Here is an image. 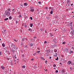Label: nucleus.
Wrapping results in <instances>:
<instances>
[{"label":"nucleus","instance_id":"f257e3e1","mask_svg":"<svg viewBox=\"0 0 74 74\" xmlns=\"http://www.w3.org/2000/svg\"><path fill=\"white\" fill-rule=\"evenodd\" d=\"M5 13L8 16H9L10 15V12L7 11H5Z\"/></svg>","mask_w":74,"mask_h":74},{"label":"nucleus","instance_id":"f03ea898","mask_svg":"<svg viewBox=\"0 0 74 74\" xmlns=\"http://www.w3.org/2000/svg\"><path fill=\"white\" fill-rule=\"evenodd\" d=\"M12 47L13 48H14V49L15 50H16L17 49H18V47H16V46L15 45H12Z\"/></svg>","mask_w":74,"mask_h":74},{"label":"nucleus","instance_id":"7ed1b4c3","mask_svg":"<svg viewBox=\"0 0 74 74\" xmlns=\"http://www.w3.org/2000/svg\"><path fill=\"white\" fill-rule=\"evenodd\" d=\"M64 52H66V53H67V52H69V49L67 48H65L64 49Z\"/></svg>","mask_w":74,"mask_h":74},{"label":"nucleus","instance_id":"20e7f679","mask_svg":"<svg viewBox=\"0 0 74 74\" xmlns=\"http://www.w3.org/2000/svg\"><path fill=\"white\" fill-rule=\"evenodd\" d=\"M15 49H14V48H12L11 49V51H12V52H15Z\"/></svg>","mask_w":74,"mask_h":74},{"label":"nucleus","instance_id":"39448f33","mask_svg":"<svg viewBox=\"0 0 74 74\" xmlns=\"http://www.w3.org/2000/svg\"><path fill=\"white\" fill-rule=\"evenodd\" d=\"M1 69H2V70H4V69H5L4 66H1Z\"/></svg>","mask_w":74,"mask_h":74},{"label":"nucleus","instance_id":"423d86ee","mask_svg":"<svg viewBox=\"0 0 74 74\" xmlns=\"http://www.w3.org/2000/svg\"><path fill=\"white\" fill-rule=\"evenodd\" d=\"M6 14L5 13V16L4 18H7L8 17V15H7V14Z\"/></svg>","mask_w":74,"mask_h":74},{"label":"nucleus","instance_id":"0eeeda50","mask_svg":"<svg viewBox=\"0 0 74 74\" xmlns=\"http://www.w3.org/2000/svg\"><path fill=\"white\" fill-rule=\"evenodd\" d=\"M72 23H73V22H71L69 24V26H71V27L73 26V24H72Z\"/></svg>","mask_w":74,"mask_h":74},{"label":"nucleus","instance_id":"6e6552de","mask_svg":"<svg viewBox=\"0 0 74 74\" xmlns=\"http://www.w3.org/2000/svg\"><path fill=\"white\" fill-rule=\"evenodd\" d=\"M24 6H27V5L28 4L27 3H24Z\"/></svg>","mask_w":74,"mask_h":74},{"label":"nucleus","instance_id":"1a4fd4ad","mask_svg":"<svg viewBox=\"0 0 74 74\" xmlns=\"http://www.w3.org/2000/svg\"><path fill=\"white\" fill-rule=\"evenodd\" d=\"M56 38H54L53 39V41H54L55 42H56Z\"/></svg>","mask_w":74,"mask_h":74},{"label":"nucleus","instance_id":"9d476101","mask_svg":"<svg viewBox=\"0 0 74 74\" xmlns=\"http://www.w3.org/2000/svg\"><path fill=\"white\" fill-rule=\"evenodd\" d=\"M68 64H71V61H69L67 62Z\"/></svg>","mask_w":74,"mask_h":74},{"label":"nucleus","instance_id":"9b49d317","mask_svg":"<svg viewBox=\"0 0 74 74\" xmlns=\"http://www.w3.org/2000/svg\"><path fill=\"white\" fill-rule=\"evenodd\" d=\"M53 56H55V57L57 56V53H55V55H54Z\"/></svg>","mask_w":74,"mask_h":74},{"label":"nucleus","instance_id":"f8f14e48","mask_svg":"<svg viewBox=\"0 0 74 74\" xmlns=\"http://www.w3.org/2000/svg\"><path fill=\"white\" fill-rule=\"evenodd\" d=\"M73 51H70L69 52V53L70 54H71V53H73Z\"/></svg>","mask_w":74,"mask_h":74},{"label":"nucleus","instance_id":"ddd939ff","mask_svg":"<svg viewBox=\"0 0 74 74\" xmlns=\"http://www.w3.org/2000/svg\"><path fill=\"white\" fill-rule=\"evenodd\" d=\"M54 51L55 52H57V51H58V50L56 49H55L54 50Z\"/></svg>","mask_w":74,"mask_h":74},{"label":"nucleus","instance_id":"4468645a","mask_svg":"<svg viewBox=\"0 0 74 74\" xmlns=\"http://www.w3.org/2000/svg\"><path fill=\"white\" fill-rule=\"evenodd\" d=\"M30 47H32V46H33V44L32 43H31L30 44Z\"/></svg>","mask_w":74,"mask_h":74},{"label":"nucleus","instance_id":"2eb2a0df","mask_svg":"<svg viewBox=\"0 0 74 74\" xmlns=\"http://www.w3.org/2000/svg\"><path fill=\"white\" fill-rule=\"evenodd\" d=\"M30 25V27H33V24L31 23Z\"/></svg>","mask_w":74,"mask_h":74},{"label":"nucleus","instance_id":"dca6fc26","mask_svg":"<svg viewBox=\"0 0 74 74\" xmlns=\"http://www.w3.org/2000/svg\"><path fill=\"white\" fill-rule=\"evenodd\" d=\"M8 18H5L4 19V21H7V20H8Z\"/></svg>","mask_w":74,"mask_h":74},{"label":"nucleus","instance_id":"f3484780","mask_svg":"<svg viewBox=\"0 0 74 74\" xmlns=\"http://www.w3.org/2000/svg\"><path fill=\"white\" fill-rule=\"evenodd\" d=\"M46 18L47 19H48V20H49V19H50V18L49 17H46Z\"/></svg>","mask_w":74,"mask_h":74},{"label":"nucleus","instance_id":"a211bd4d","mask_svg":"<svg viewBox=\"0 0 74 74\" xmlns=\"http://www.w3.org/2000/svg\"><path fill=\"white\" fill-rule=\"evenodd\" d=\"M34 11V9H31L30 10V11H32V12H33Z\"/></svg>","mask_w":74,"mask_h":74},{"label":"nucleus","instance_id":"6ab92c4d","mask_svg":"<svg viewBox=\"0 0 74 74\" xmlns=\"http://www.w3.org/2000/svg\"><path fill=\"white\" fill-rule=\"evenodd\" d=\"M47 53H49V52H50V51L49 50H47Z\"/></svg>","mask_w":74,"mask_h":74},{"label":"nucleus","instance_id":"aec40b11","mask_svg":"<svg viewBox=\"0 0 74 74\" xmlns=\"http://www.w3.org/2000/svg\"><path fill=\"white\" fill-rule=\"evenodd\" d=\"M23 69H25V65H24L22 66Z\"/></svg>","mask_w":74,"mask_h":74},{"label":"nucleus","instance_id":"412c9836","mask_svg":"<svg viewBox=\"0 0 74 74\" xmlns=\"http://www.w3.org/2000/svg\"><path fill=\"white\" fill-rule=\"evenodd\" d=\"M2 45L3 47H4V46H5V45L3 43L2 44Z\"/></svg>","mask_w":74,"mask_h":74},{"label":"nucleus","instance_id":"4be33fe9","mask_svg":"<svg viewBox=\"0 0 74 74\" xmlns=\"http://www.w3.org/2000/svg\"><path fill=\"white\" fill-rule=\"evenodd\" d=\"M12 11H13V12H15L16 11H15V10L14 11V9H13L12 10Z\"/></svg>","mask_w":74,"mask_h":74},{"label":"nucleus","instance_id":"5701e85b","mask_svg":"<svg viewBox=\"0 0 74 74\" xmlns=\"http://www.w3.org/2000/svg\"><path fill=\"white\" fill-rule=\"evenodd\" d=\"M9 19H12V17L11 16H10L9 17Z\"/></svg>","mask_w":74,"mask_h":74},{"label":"nucleus","instance_id":"b1692460","mask_svg":"<svg viewBox=\"0 0 74 74\" xmlns=\"http://www.w3.org/2000/svg\"><path fill=\"white\" fill-rule=\"evenodd\" d=\"M8 11H10V10H11V9L10 8H8Z\"/></svg>","mask_w":74,"mask_h":74},{"label":"nucleus","instance_id":"393cba45","mask_svg":"<svg viewBox=\"0 0 74 74\" xmlns=\"http://www.w3.org/2000/svg\"><path fill=\"white\" fill-rule=\"evenodd\" d=\"M62 72L64 73V72H65V70L64 69H63L62 70Z\"/></svg>","mask_w":74,"mask_h":74},{"label":"nucleus","instance_id":"a878e982","mask_svg":"<svg viewBox=\"0 0 74 74\" xmlns=\"http://www.w3.org/2000/svg\"><path fill=\"white\" fill-rule=\"evenodd\" d=\"M14 41H16V42H17V41H18V40H15V39H14Z\"/></svg>","mask_w":74,"mask_h":74},{"label":"nucleus","instance_id":"bb28decb","mask_svg":"<svg viewBox=\"0 0 74 74\" xmlns=\"http://www.w3.org/2000/svg\"><path fill=\"white\" fill-rule=\"evenodd\" d=\"M55 59L56 60H58L59 59V58H58V57H57V58H56Z\"/></svg>","mask_w":74,"mask_h":74},{"label":"nucleus","instance_id":"cd10ccee","mask_svg":"<svg viewBox=\"0 0 74 74\" xmlns=\"http://www.w3.org/2000/svg\"><path fill=\"white\" fill-rule=\"evenodd\" d=\"M50 14H53V11H51L50 12Z\"/></svg>","mask_w":74,"mask_h":74},{"label":"nucleus","instance_id":"c85d7f7f","mask_svg":"<svg viewBox=\"0 0 74 74\" xmlns=\"http://www.w3.org/2000/svg\"><path fill=\"white\" fill-rule=\"evenodd\" d=\"M62 44H66V42H62Z\"/></svg>","mask_w":74,"mask_h":74},{"label":"nucleus","instance_id":"c756f323","mask_svg":"<svg viewBox=\"0 0 74 74\" xmlns=\"http://www.w3.org/2000/svg\"><path fill=\"white\" fill-rule=\"evenodd\" d=\"M55 17L56 18H58V16H57V15H56Z\"/></svg>","mask_w":74,"mask_h":74},{"label":"nucleus","instance_id":"7c9ffc66","mask_svg":"<svg viewBox=\"0 0 74 74\" xmlns=\"http://www.w3.org/2000/svg\"><path fill=\"white\" fill-rule=\"evenodd\" d=\"M24 26H25V27H27V25H26V24L24 23Z\"/></svg>","mask_w":74,"mask_h":74},{"label":"nucleus","instance_id":"2f4dec72","mask_svg":"<svg viewBox=\"0 0 74 74\" xmlns=\"http://www.w3.org/2000/svg\"><path fill=\"white\" fill-rule=\"evenodd\" d=\"M36 52H37V53H40V51H37Z\"/></svg>","mask_w":74,"mask_h":74},{"label":"nucleus","instance_id":"473e14b6","mask_svg":"<svg viewBox=\"0 0 74 74\" xmlns=\"http://www.w3.org/2000/svg\"><path fill=\"white\" fill-rule=\"evenodd\" d=\"M54 11V9H52L51 10V11Z\"/></svg>","mask_w":74,"mask_h":74},{"label":"nucleus","instance_id":"72a5a7b5","mask_svg":"<svg viewBox=\"0 0 74 74\" xmlns=\"http://www.w3.org/2000/svg\"><path fill=\"white\" fill-rule=\"evenodd\" d=\"M58 70H56V73H58Z\"/></svg>","mask_w":74,"mask_h":74},{"label":"nucleus","instance_id":"f704fd0d","mask_svg":"<svg viewBox=\"0 0 74 74\" xmlns=\"http://www.w3.org/2000/svg\"><path fill=\"white\" fill-rule=\"evenodd\" d=\"M28 30H29V31H31V30H32V29H31V28H29V29H28Z\"/></svg>","mask_w":74,"mask_h":74},{"label":"nucleus","instance_id":"c9c22d12","mask_svg":"<svg viewBox=\"0 0 74 74\" xmlns=\"http://www.w3.org/2000/svg\"><path fill=\"white\" fill-rule=\"evenodd\" d=\"M24 38H23V39H22V40L23 41H25V39Z\"/></svg>","mask_w":74,"mask_h":74},{"label":"nucleus","instance_id":"e433bc0d","mask_svg":"<svg viewBox=\"0 0 74 74\" xmlns=\"http://www.w3.org/2000/svg\"><path fill=\"white\" fill-rule=\"evenodd\" d=\"M30 18L31 19V20H33V18H32V17H30Z\"/></svg>","mask_w":74,"mask_h":74},{"label":"nucleus","instance_id":"4c0bfd02","mask_svg":"<svg viewBox=\"0 0 74 74\" xmlns=\"http://www.w3.org/2000/svg\"><path fill=\"white\" fill-rule=\"evenodd\" d=\"M53 36V34H50V36H51V37H52V36Z\"/></svg>","mask_w":74,"mask_h":74},{"label":"nucleus","instance_id":"58836bf2","mask_svg":"<svg viewBox=\"0 0 74 74\" xmlns=\"http://www.w3.org/2000/svg\"><path fill=\"white\" fill-rule=\"evenodd\" d=\"M56 64H54L53 65V67H56Z\"/></svg>","mask_w":74,"mask_h":74},{"label":"nucleus","instance_id":"ea45409f","mask_svg":"<svg viewBox=\"0 0 74 74\" xmlns=\"http://www.w3.org/2000/svg\"><path fill=\"white\" fill-rule=\"evenodd\" d=\"M70 1H67V3H70Z\"/></svg>","mask_w":74,"mask_h":74},{"label":"nucleus","instance_id":"a19ab883","mask_svg":"<svg viewBox=\"0 0 74 74\" xmlns=\"http://www.w3.org/2000/svg\"><path fill=\"white\" fill-rule=\"evenodd\" d=\"M11 66H13V64L12 63H11Z\"/></svg>","mask_w":74,"mask_h":74},{"label":"nucleus","instance_id":"79ce46f5","mask_svg":"<svg viewBox=\"0 0 74 74\" xmlns=\"http://www.w3.org/2000/svg\"><path fill=\"white\" fill-rule=\"evenodd\" d=\"M45 8H46V9H48V8H47V7H46Z\"/></svg>","mask_w":74,"mask_h":74},{"label":"nucleus","instance_id":"37998d69","mask_svg":"<svg viewBox=\"0 0 74 74\" xmlns=\"http://www.w3.org/2000/svg\"><path fill=\"white\" fill-rule=\"evenodd\" d=\"M47 42L46 41H45L44 42L45 44H47Z\"/></svg>","mask_w":74,"mask_h":74},{"label":"nucleus","instance_id":"c03bdc74","mask_svg":"<svg viewBox=\"0 0 74 74\" xmlns=\"http://www.w3.org/2000/svg\"><path fill=\"white\" fill-rule=\"evenodd\" d=\"M16 24L18 23V21H16Z\"/></svg>","mask_w":74,"mask_h":74},{"label":"nucleus","instance_id":"a18cd8bd","mask_svg":"<svg viewBox=\"0 0 74 74\" xmlns=\"http://www.w3.org/2000/svg\"><path fill=\"white\" fill-rule=\"evenodd\" d=\"M38 3L39 4H41V2L40 1H39L38 2Z\"/></svg>","mask_w":74,"mask_h":74},{"label":"nucleus","instance_id":"49530a36","mask_svg":"<svg viewBox=\"0 0 74 74\" xmlns=\"http://www.w3.org/2000/svg\"><path fill=\"white\" fill-rule=\"evenodd\" d=\"M0 55L1 56V52L0 51Z\"/></svg>","mask_w":74,"mask_h":74},{"label":"nucleus","instance_id":"de8ad7c7","mask_svg":"<svg viewBox=\"0 0 74 74\" xmlns=\"http://www.w3.org/2000/svg\"><path fill=\"white\" fill-rule=\"evenodd\" d=\"M48 61H47V60H46L45 61V63L46 64H47V62Z\"/></svg>","mask_w":74,"mask_h":74},{"label":"nucleus","instance_id":"09e8293b","mask_svg":"<svg viewBox=\"0 0 74 74\" xmlns=\"http://www.w3.org/2000/svg\"><path fill=\"white\" fill-rule=\"evenodd\" d=\"M34 69H36V66H35L34 67Z\"/></svg>","mask_w":74,"mask_h":74},{"label":"nucleus","instance_id":"8fccbe9b","mask_svg":"<svg viewBox=\"0 0 74 74\" xmlns=\"http://www.w3.org/2000/svg\"><path fill=\"white\" fill-rule=\"evenodd\" d=\"M51 8H51V7H49V9H51Z\"/></svg>","mask_w":74,"mask_h":74},{"label":"nucleus","instance_id":"3c124183","mask_svg":"<svg viewBox=\"0 0 74 74\" xmlns=\"http://www.w3.org/2000/svg\"><path fill=\"white\" fill-rule=\"evenodd\" d=\"M20 5H21V6H22V7H23V5H22V4H20Z\"/></svg>","mask_w":74,"mask_h":74},{"label":"nucleus","instance_id":"603ef678","mask_svg":"<svg viewBox=\"0 0 74 74\" xmlns=\"http://www.w3.org/2000/svg\"><path fill=\"white\" fill-rule=\"evenodd\" d=\"M26 18H27V16H25V19Z\"/></svg>","mask_w":74,"mask_h":74},{"label":"nucleus","instance_id":"864d4df0","mask_svg":"<svg viewBox=\"0 0 74 74\" xmlns=\"http://www.w3.org/2000/svg\"><path fill=\"white\" fill-rule=\"evenodd\" d=\"M22 56H23V57H24V55H23V54L22 55Z\"/></svg>","mask_w":74,"mask_h":74},{"label":"nucleus","instance_id":"5fc2aeb1","mask_svg":"<svg viewBox=\"0 0 74 74\" xmlns=\"http://www.w3.org/2000/svg\"><path fill=\"white\" fill-rule=\"evenodd\" d=\"M25 26V24H23V26Z\"/></svg>","mask_w":74,"mask_h":74},{"label":"nucleus","instance_id":"6e6d98bb","mask_svg":"<svg viewBox=\"0 0 74 74\" xmlns=\"http://www.w3.org/2000/svg\"><path fill=\"white\" fill-rule=\"evenodd\" d=\"M45 33H48V32L47 31H45Z\"/></svg>","mask_w":74,"mask_h":74},{"label":"nucleus","instance_id":"4d7b16f0","mask_svg":"<svg viewBox=\"0 0 74 74\" xmlns=\"http://www.w3.org/2000/svg\"><path fill=\"white\" fill-rule=\"evenodd\" d=\"M19 17H22V16H21V15H19Z\"/></svg>","mask_w":74,"mask_h":74},{"label":"nucleus","instance_id":"13d9d810","mask_svg":"<svg viewBox=\"0 0 74 74\" xmlns=\"http://www.w3.org/2000/svg\"><path fill=\"white\" fill-rule=\"evenodd\" d=\"M68 6H70V5L69 3H68Z\"/></svg>","mask_w":74,"mask_h":74},{"label":"nucleus","instance_id":"bf43d9fd","mask_svg":"<svg viewBox=\"0 0 74 74\" xmlns=\"http://www.w3.org/2000/svg\"><path fill=\"white\" fill-rule=\"evenodd\" d=\"M61 56H62V57H64V56L63 55H62Z\"/></svg>","mask_w":74,"mask_h":74},{"label":"nucleus","instance_id":"052dcab7","mask_svg":"<svg viewBox=\"0 0 74 74\" xmlns=\"http://www.w3.org/2000/svg\"><path fill=\"white\" fill-rule=\"evenodd\" d=\"M36 37H37L34 36V38H36Z\"/></svg>","mask_w":74,"mask_h":74},{"label":"nucleus","instance_id":"680f3d73","mask_svg":"<svg viewBox=\"0 0 74 74\" xmlns=\"http://www.w3.org/2000/svg\"><path fill=\"white\" fill-rule=\"evenodd\" d=\"M71 34V35H73V32H72Z\"/></svg>","mask_w":74,"mask_h":74},{"label":"nucleus","instance_id":"e2e57ef3","mask_svg":"<svg viewBox=\"0 0 74 74\" xmlns=\"http://www.w3.org/2000/svg\"><path fill=\"white\" fill-rule=\"evenodd\" d=\"M2 33H5V32H4H4H2Z\"/></svg>","mask_w":74,"mask_h":74},{"label":"nucleus","instance_id":"0e129e2a","mask_svg":"<svg viewBox=\"0 0 74 74\" xmlns=\"http://www.w3.org/2000/svg\"><path fill=\"white\" fill-rule=\"evenodd\" d=\"M33 59H34L33 58L31 59V60H33Z\"/></svg>","mask_w":74,"mask_h":74},{"label":"nucleus","instance_id":"69168bd1","mask_svg":"<svg viewBox=\"0 0 74 74\" xmlns=\"http://www.w3.org/2000/svg\"><path fill=\"white\" fill-rule=\"evenodd\" d=\"M71 5H73V4L72 3Z\"/></svg>","mask_w":74,"mask_h":74},{"label":"nucleus","instance_id":"338daca9","mask_svg":"<svg viewBox=\"0 0 74 74\" xmlns=\"http://www.w3.org/2000/svg\"><path fill=\"white\" fill-rule=\"evenodd\" d=\"M38 49H39V50H40V48H38Z\"/></svg>","mask_w":74,"mask_h":74},{"label":"nucleus","instance_id":"774afa93","mask_svg":"<svg viewBox=\"0 0 74 74\" xmlns=\"http://www.w3.org/2000/svg\"><path fill=\"white\" fill-rule=\"evenodd\" d=\"M63 62H64V61H65V60H63Z\"/></svg>","mask_w":74,"mask_h":74}]
</instances>
